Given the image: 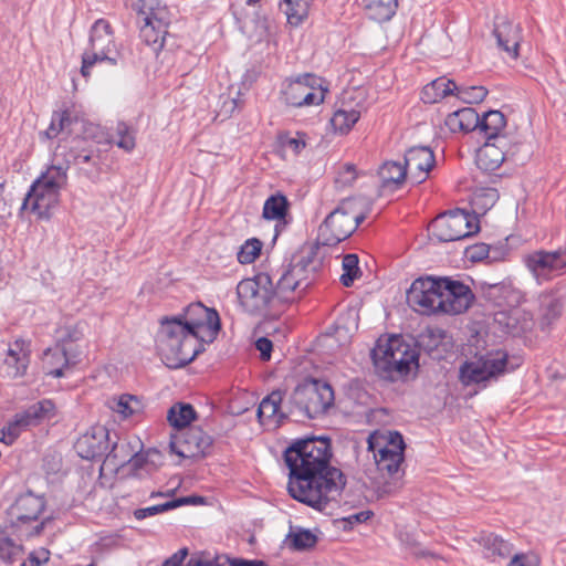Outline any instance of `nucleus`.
Wrapping results in <instances>:
<instances>
[{
    "instance_id": "2f4dec72",
    "label": "nucleus",
    "mask_w": 566,
    "mask_h": 566,
    "mask_svg": "<svg viewBox=\"0 0 566 566\" xmlns=\"http://www.w3.org/2000/svg\"><path fill=\"white\" fill-rule=\"evenodd\" d=\"M480 544L484 556L493 563L507 558L513 552V545L510 542L494 534L482 536Z\"/></svg>"
},
{
    "instance_id": "e433bc0d",
    "label": "nucleus",
    "mask_w": 566,
    "mask_h": 566,
    "mask_svg": "<svg viewBox=\"0 0 566 566\" xmlns=\"http://www.w3.org/2000/svg\"><path fill=\"white\" fill-rule=\"evenodd\" d=\"M196 418V410L190 403L186 402H177L172 405L167 412L168 423L177 430L188 429L191 421Z\"/></svg>"
},
{
    "instance_id": "bf43d9fd",
    "label": "nucleus",
    "mask_w": 566,
    "mask_h": 566,
    "mask_svg": "<svg viewBox=\"0 0 566 566\" xmlns=\"http://www.w3.org/2000/svg\"><path fill=\"white\" fill-rule=\"evenodd\" d=\"M507 566H541V558L533 552L514 554Z\"/></svg>"
},
{
    "instance_id": "a19ab883",
    "label": "nucleus",
    "mask_w": 566,
    "mask_h": 566,
    "mask_svg": "<svg viewBox=\"0 0 566 566\" xmlns=\"http://www.w3.org/2000/svg\"><path fill=\"white\" fill-rule=\"evenodd\" d=\"M311 0H283L281 7L289 24L298 27L308 15Z\"/></svg>"
},
{
    "instance_id": "a211bd4d",
    "label": "nucleus",
    "mask_w": 566,
    "mask_h": 566,
    "mask_svg": "<svg viewBox=\"0 0 566 566\" xmlns=\"http://www.w3.org/2000/svg\"><path fill=\"white\" fill-rule=\"evenodd\" d=\"M53 416L54 403L49 399H43L29 406L25 410L18 412L14 416V420L8 426L9 442L11 443L22 429L39 426Z\"/></svg>"
},
{
    "instance_id": "39448f33",
    "label": "nucleus",
    "mask_w": 566,
    "mask_h": 566,
    "mask_svg": "<svg viewBox=\"0 0 566 566\" xmlns=\"http://www.w3.org/2000/svg\"><path fill=\"white\" fill-rule=\"evenodd\" d=\"M241 308L255 316H276L282 310L275 296L273 281L268 273H258L241 280L237 285Z\"/></svg>"
},
{
    "instance_id": "6ab92c4d",
    "label": "nucleus",
    "mask_w": 566,
    "mask_h": 566,
    "mask_svg": "<svg viewBox=\"0 0 566 566\" xmlns=\"http://www.w3.org/2000/svg\"><path fill=\"white\" fill-rule=\"evenodd\" d=\"M111 446L109 431L104 426H94L75 442L77 454L85 460H94L106 455Z\"/></svg>"
},
{
    "instance_id": "4be33fe9",
    "label": "nucleus",
    "mask_w": 566,
    "mask_h": 566,
    "mask_svg": "<svg viewBox=\"0 0 566 566\" xmlns=\"http://www.w3.org/2000/svg\"><path fill=\"white\" fill-rule=\"evenodd\" d=\"M509 145L507 138L497 140H486L476 154V165L484 171H495L506 159L509 151L505 149Z\"/></svg>"
},
{
    "instance_id": "bb28decb",
    "label": "nucleus",
    "mask_w": 566,
    "mask_h": 566,
    "mask_svg": "<svg viewBox=\"0 0 566 566\" xmlns=\"http://www.w3.org/2000/svg\"><path fill=\"white\" fill-rule=\"evenodd\" d=\"M187 325L190 332L198 334L199 328L207 327L212 331V308L197 302L188 305L181 314L174 315Z\"/></svg>"
},
{
    "instance_id": "c756f323",
    "label": "nucleus",
    "mask_w": 566,
    "mask_h": 566,
    "mask_svg": "<svg viewBox=\"0 0 566 566\" xmlns=\"http://www.w3.org/2000/svg\"><path fill=\"white\" fill-rule=\"evenodd\" d=\"M23 340H15L14 347L8 349V355L4 360L7 367V375L10 378H18L25 374L30 356L29 352L23 349Z\"/></svg>"
},
{
    "instance_id": "5fc2aeb1",
    "label": "nucleus",
    "mask_w": 566,
    "mask_h": 566,
    "mask_svg": "<svg viewBox=\"0 0 566 566\" xmlns=\"http://www.w3.org/2000/svg\"><path fill=\"white\" fill-rule=\"evenodd\" d=\"M280 144L285 151L298 155L305 148V135L297 133L295 136L283 135L280 137Z\"/></svg>"
},
{
    "instance_id": "7c9ffc66",
    "label": "nucleus",
    "mask_w": 566,
    "mask_h": 566,
    "mask_svg": "<svg viewBox=\"0 0 566 566\" xmlns=\"http://www.w3.org/2000/svg\"><path fill=\"white\" fill-rule=\"evenodd\" d=\"M480 116L472 107H463L448 115L447 126L452 132H472L479 129Z\"/></svg>"
},
{
    "instance_id": "603ef678",
    "label": "nucleus",
    "mask_w": 566,
    "mask_h": 566,
    "mask_svg": "<svg viewBox=\"0 0 566 566\" xmlns=\"http://www.w3.org/2000/svg\"><path fill=\"white\" fill-rule=\"evenodd\" d=\"M291 545L295 549H306L313 547L316 543V536L308 530H300L289 534Z\"/></svg>"
},
{
    "instance_id": "774afa93",
    "label": "nucleus",
    "mask_w": 566,
    "mask_h": 566,
    "mask_svg": "<svg viewBox=\"0 0 566 566\" xmlns=\"http://www.w3.org/2000/svg\"><path fill=\"white\" fill-rule=\"evenodd\" d=\"M207 555L206 552L193 554L186 566H212V562L206 558Z\"/></svg>"
},
{
    "instance_id": "aec40b11",
    "label": "nucleus",
    "mask_w": 566,
    "mask_h": 566,
    "mask_svg": "<svg viewBox=\"0 0 566 566\" xmlns=\"http://www.w3.org/2000/svg\"><path fill=\"white\" fill-rule=\"evenodd\" d=\"M522 27L505 17H499L494 24L493 34L497 46L505 52L509 60L518 59V49L523 40Z\"/></svg>"
},
{
    "instance_id": "09e8293b",
    "label": "nucleus",
    "mask_w": 566,
    "mask_h": 566,
    "mask_svg": "<svg viewBox=\"0 0 566 566\" xmlns=\"http://www.w3.org/2000/svg\"><path fill=\"white\" fill-rule=\"evenodd\" d=\"M113 409L127 418L142 409V402L136 396L125 394L118 397Z\"/></svg>"
},
{
    "instance_id": "473e14b6",
    "label": "nucleus",
    "mask_w": 566,
    "mask_h": 566,
    "mask_svg": "<svg viewBox=\"0 0 566 566\" xmlns=\"http://www.w3.org/2000/svg\"><path fill=\"white\" fill-rule=\"evenodd\" d=\"M506 126V119L500 111H489L480 118L479 130L484 135L486 140H497L507 138L502 134Z\"/></svg>"
},
{
    "instance_id": "49530a36",
    "label": "nucleus",
    "mask_w": 566,
    "mask_h": 566,
    "mask_svg": "<svg viewBox=\"0 0 566 566\" xmlns=\"http://www.w3.org/2000/svg\"><path fill=\"white\" fill-rule=\"evenodd\" d=\"M488 95V90L483 86H457L454 96L467 104L482 102Z\"/></svg>"
},
{
    "instance_id": "69168bd1",
    "label": "nucleus",
    "mask_w": 566,
    "mask_h": 566,
    "mask_svg": "<svg viewBox=\"0 0 566 566\" xmlns=\"http://www.w3.org/2000/svg\"><path fill=\"white\" fill-rule=\"evenodd\" d=\"M255 347L260 352L262 360H269L271 358V352L273 348L272 342L266 337H260L255 342Z\"/></svg>"
},
{
    "instance_id": "a878e982",
    "label": "nucleus",
    "mask_w": 566,
    "mask_h": 566,
    "mask_svg": "<svg viewBox=\"0 0 566 566\" xmlns=\"http://www.w3.org/2000/svg\"><path fill=\"white\" fill-rule=\"evenodd\" d=\"M282 395L280 391H273L262 399L259 405L256 416L260 423L268 430L276 429L282 423L285 416L280 412Z\"/></svg>"
},
{
    "instance_id": "c85d7f7f",
    "label": "nucleus",
    "mask_w": 566,
    "mask_h": 566,
    "mask_svg": "<svg viewBox=\"0 0 566 566\" xmlns=\"http://www.w3.org/2000/svg\"><path fill=\"white\" fill-rule=\"evenodd\" d=\"M361 109L363 107L358 104L353 106L343 102L331 118L333 128L340 134H347L360 118Z\"/></svg>"
},
{
    "instance_id": "37998d69",
    "label": "nucleus",
    "mask_w": 566,
    "mask_h": 566,
    "mask_svg": "<svg viewBox=\"0 0 566 566\" xmlns=\"http://www.w3.org/2000/svg\"><path fill=\"white\" fill-rule=\"evenodd\" d=\"M193 500V497H179L171 501H168L163 504H157L148 507L137 509L134 511V517L138 521H142L146 517L154 516L156 514H160L167 512L169 510L177 509L181 505L189 504V502Z\"/></svg>"
},
{
    "instance_id": "2eb2a0df",
    "label": "nucleus",
    "mask_w": 566,
    "mask_h": 566,
    "mask_svg": "<svg viewBox=\"0 0 566 566\" xmlns=\"http://www.w3.org/2000/svg\"><path fill=\"white\" fill-rule=\"evenodd\" d=\"M523 261L538 284L560 276L566 269V253L562 250L533 251L526 254Z\"/></svg>"
},
{
    "instance_id": "b1692460",
    "label": "nucleus",
    "mask_w": 566,
    "mask_h": 566,
    "mask_svg": "<svg viewBox=\"0 0 566 566\" xmlns=\"http://www.w3.org/2000/svg\"><path fill=\"white\" fill-rule=\"evenodd\" d=\"M44 509V497L28 491L15 500L10 507V515L17 518V523H28L36 521Z\"/></svg>"
},
{
    "instance_id": "864d4df0",
    "label": "nucleus",
    "mask_w": 566,
    "mask_h": 566,
    "mask_svg": "<svg viewBox=\"0 0 566 566\" xmlns=\"http://www.w3.org/2000/svg\"><path fill=\"white\" fill-rule=\"evenodd\" d=\"M253 403V397L248 391H242L229 401L228 410L230 413L239 416L248 411Z\"/></svg>"
},
{
    "instance_id": "de8ad7c7",
    "label": "nucleus",
    "mask_w": 566,
    "mask_h": 566,
    "mask_svg": "<svg viewBox=\"0 0 566 566\" xmlns=\"http://www.w3.org/2000/svg\"><path fill=\"white\" fill-rule=\"evenodd\" d=\"M263 243L255 238L247 240L238 252V261L241 264H250L260 255Z\"/></svg>"
},
{
    "instance_id": "e2e57ef3",
    "label": "nucleus",
    "mask_w": 566,
    "mask_h": 566,
    "mask_svg": "<svg viewBox=\"0 0 566 566\" xmlns=\"http://www.w3.org/2000/svg\"><path fill=\"white\" fill-rule=\"evenodd\" d=\"M30 189H32V191H41L43 190V192H53L57 196H60V190L62 189V187H60L57 184H55L54 181H51L49 179H43V176L41 175L33 184L32 186L30 187Z\"/></svg>"
},
{
    "instance_id": "0eeeda50",
    "label": "nucleus",
    "mask_w": 566,
    "mask_h": 566,
    "mask_svg": "<svg viewBox=\"0 0 566 566\" xmlns=\"http://www.w3.org/2000/svg\"><path fill=\"white\" fill-rule=\"evenodd\" d=\"M98 62L112 65L123 62L122 54L115 50L112 27L104 19L96 20L91 28L88 48L82 54L81 74L88 77L91 69Z\"/></svg>"
},
{
    "instance_id": "7ed1b4c3",
    "label": "nucleus",
    "mask_w": 566,
    "mask_h": 566,
    "mask_svg": "<svg viewBox=\"0 0 566 566\" xmlns=\"http://www.w3.org/2000/svg\"><path fill=\"white\" fill-rule=\"evenodd\" d=\"M377 373L385 379L396 380L418 367V352L401 336L380 337L371 350Z\"/></svg>"
},
{
    "instance_id": "c9c22d12",
    "label": "nucleus",
    "mask_w": 566,
    "mask_h": 566,
    "mask_svg": "<svg viewBox=\"0 0 566 566\" xmlns=\"http://www.w3.org/2000/svg\"><path fill=\"white\" fill-rule=\"evenodd\" d=\"M505 324L509 333L516 336L532 331L535 326V321L528 311L514 307L510 310Z\"/></svg>"
},
{
    "instance_id": "ea45409f",
    "label": "nucleus",
    "mask_w": 566,
    "mask_h": 566,
    "mask_svg": "<svg viewBox=\"0 0 566 566\" xmlns=\"http://www.w3.org/2000/svg\"><path fill=\"white\" fill-rule=\"evenodd\" d=\"M364 2L367 15L378 22L390 20L397 9V0H364Z\"/></svg>"
},
{
    "instance_id": "79ce46f5",
    "label": "nucleus",
    "mask_w": 566,
    "mask_h": 566,
    "mask_svg": "<svg viewBox=\"0 0 566 566\" xmlns=\"http://www.w3.org/2000/svg\"><path fill=\"white\" fill-rule=\"evenodd\" d=\"M73 120L74 118L71 116V112L69 109L55 111L52 114L49 127L41 134L48 139H53L60 134L70 130Z\"/></svg>"
},
{
    "instance_id": "13d9d810",
    "label": "nucleus",
    "mask_w": 566,
    "mask_h": 566,
    "mask_svg": "<svg viewBox=\"0 0 566 566\" xmlns=\"http://www.w3.org/2000/svg\"><path fill=\"white\" fill-rule=\"evenodd\" d=\"M214 566H265V564L262 560H248L230 558L226 555H214Z\"/></svg>"
},
{
    "instance_id": "f8f14e48",
    "label": "nucleus",
    "mask_w": 566,
    "mask_h": 566,
    "mask_svg": "<svg viewBox=\"0 0 566 566\" xmlns=\"http://www.w3.org/2000/svg\"><path fill=\"white\" fill-rule=\"evenodd\" d=\"M432 234L441 242L458 241L479 232L476 212L454 209L439 214L430 224Z\"/></svg>"
},
{
    "instance_id": "8fccbe9b",
    "label": "nucleus",
    "mask_w": 566,
    "mask_h": 566,
    "mask_svg": "<svg viewBox=\"0 0 566 566\" xmlns=\"http://www.w3.org/2000/svg\"><path fill=\"white\" fill-rule=\"evenodd\" d=\"M1 535L0 559L4 563L11 564L15 560V557L20 555L22 547L15 544L4 531L1 532Z\"/></svg>"
},
{
    "instance_id": "ddd939ff",
    "label": "nucleus",
    "mask_w": 566,
    "mask_h": 566,
    "mask_svg": "<svg viewBox=\"0 0 566 566\" xmlns=\"http://www.w3.org/2000/svg\"><path fill=\"white\" fill-rule=\"evenodd\" d=\"M313 271L314 266L310 258H301L283 270L276 286H274L275 296L282 311L285 304L295 302L311 285Z\"/></svg>"
},
{
    "instance_id": "3c124183",
    "label": "nucleus",
    "mask_w": 566,
    "mask_h": 566,
    "mask_svg": "<svg viewBox=\"0 0 566 566\" xmlns=\"http://www.w3.org/2000/svg\"><path fill=\"white\" fill-rule=\"evenodd\" d=\"M499 199L497 191L492 188L480 189L474 192L472 198V205L483 211L493 207Z\"/></svg>"
},
{
    "instance_id": "58836bf2",
    "label": "nucleus",
    "mask_w": 566,
    "mask_h": 566,
    "mask_svg": "<svg viewBox=\"0 0 566 566\" xmlns=\"http://www.w3.org/2000/svg\"><path fill=\"white\" fill-rule=\"evenodd\" d=\"M290 203L287 198L277 192L275 195L270 196L264 205L262 210V217L266 220H274L277 222L284 221L289 211Z\"/></svg>"
},
{
    "instance_id": "9d476101",
    "label": "nucleus",
    "mask_w": 566,
    "mask_h": 566,
    "mask_svg": "<svg viewBox=\"0 0 566 566\" xmlns=\"http://www.w3.org/2000/svg\"><path fill=\"white\" fill-rule=\"evenodd\" d=\"M136 8L139 21L143 22L140 38L157 54L164 48L168 34L169 12L158 0H138Z\"/></svg>"
},
{
    "instance_id": "680f3d73",
    "label": "nucleus",
    "mask_w": 566,
    "mask_h": 566,
    "mask_svg": "<svg viewBox=\"0 0 566 566\" xmlns=\"http://www.w3.org/2000/svg\"><path fill=\"white\" fill-rule=\"evenodd\" d=\"M43 179L54 181L60 187H64L67 181L66 168L61 166H51L45 172L42 174Z\"/></svg>"
},
{
    "instance_id": "6e6d98bb",
    "label": "nucleus",
    "mask_w": 566,
    "mask_h": 566,
    "mask_svg": "<svg viewBox=\"0 0 566 566\" xmlns=\"http://www.w3.org/2000/svg\"><path fill=\"white\" fill-rule=\"evenodd\" d=\"M373 515L374 513L369 510L360 511L337 520V523L343 531H350L355 525L367 522Z\"/></svg>"
},
{
    "instance_id": "1a4fd4ad",
    "label": "nucleus",
    "mask_w": 566,
    "mask_h": 566,
    "mask_svg": "<svg viewBox=\"0 0 566 566\" xmlns=\"http://www.w3.org/2000/svg\"><path fill=\"white\" fill-rule=\"evenodd\" d=\"M334 390L329 384L311 379L298 385L290 397L293 410L313 419L324 415L334 405Z\"/></svg>"
},
{
    "instance_id": "9b49d317",
    "label": "nucleus",
    "mask_w": 566,
    "mask_h": 566,
    "mask_svg": "<svg viewBox=\"0 0 566 566\" xmlns=\"http://www.w3.org/2000/svg\"><path fill=\"white\" fill-rule=\"evenodd\" d=\"M368 450L374 453L380 472L389 475L399 473L403 462L405 442L397 431H374L367 439Z\"/></svg>"
},
{
    "instance_id": "c03bdc74",
    "label": "nucleus",
    "mask_w": 566,
    "mask_h": 566,
    "mask_svg": "<svg viewBox=\"0 0 566 566\" xmlns=\"http://www.w3.org/2000/svg\"><path fill=\"white\" fill-rule=\"evenodd\" d=\"M358 262V256L356 254H346L343 258V273L340 275V282L344 286H350L354 283V281L360 276L361 272Z\"/></svg>"
},
{
    "instance_id": "f704fd0d",
    "label": "nucleus",
    "mask_w": 566,
    "mask_h": 566,
    "mask_svg": "<svg viewBox=\"0 0 566 566\" xmlns=\"http://www.w3.org/2000/svg\"><path fill=\"white\" fill-rule=\"evenodd\" d=\"M407 169L403 164L398 161H386L379 169V178L382 188L390 190L397 189L405 182Z\"/></svg>"
},
{
    "instance_id": "0e129e2a",
    "label": "nucleus",
    "mask_w": 566,
    "mask_h": 566,
    "mask_svg": "<svg viewBox=\"0 0 566 566\" xmlns=\"http://www.w3.org/2000/svg\"><path fill=\"white\" fill-rule=\"evenodd\" d=\"M421 345L429 352L437 349L448 350L452 347L451 339H421Z\"/></svg>"
},
{
    "instance_id": "423d86ee",
    "label": "nucleus",
    "mask_w": 566,
    "mask_h": 566,
    "mask_svg": "<svg viewBox=\"0 0 566 566\" xmlns=\"http://www.w3.org/2000/svg\"><path fill=\"white\" fill-rule=\"evenodd\" d=\"M328 88L325 81L313 74L304 73L287 77L281 85V99L291 107H310L321 105L326 97Z\"/></svg>"
},
{
    "instance_id": "393cba45",
    "label": "nucleus",
    "mask_w": 566,
    "mask_h": 566,
    "mask_svg": "<svg viewBox=\"0 0 566 566\" xmlns=\"http://www.w3.org/2000/svg\"><path fill=\"white\" fill-rule=\"evenodd\" d=\"M562 298L554 292H545L538 296L537 324L542 331H549L563 314Z\"/></svg>"
},
{
    "instance_id": "72a5a7b5",
    "label": "nucleus",
    "mask_w": 566,
    "mask_h": 566,
    "mask_svg": "<svg viewBox=\"0 0 566 566\" xmlns=\"http://www.w3.org/2000/svg\"><path fill=\"white\" fill-rule=\"evenodd\" d=\"M457 84L446 77H439L427 84L421 92V99L426 104H434L449 95H454Z\"/></svg>"
},
{
    "instance_id": "052dcab7",
    "label": "nucleus",
    "mask_w": 566,
    "mask_h": 566,
    "mask_svg": "<svg viewBox=\"0 0 566 566\" xmlns=\"http://www.w3.org/2000/svg\"><path fill=\"white\" fill-rule=\"evenodd\" d=\"M163 454L159 450L150 448L145 451V461L147 463V475L157 471L164 463Z\"/></svg>"
},
{
    "instance_id": "cd10ccee",
    "label": "nucleus",
    "mask_w": 566,
    "mask_h": 566,
    "mask_svg": "<svg viewBox=\"0 0 566 566\" xmlns=\"http://www.w3.org/2000/svg\"><path fill=\"white\" fill-rule=\"evenodd\" d=\"M60 196L51 192L32 191L30 189L22 202L21 210L30 209L41 219H49L51 210L59 203Z\"/></svg>"
},
{
    "instance_id": "4468645a",
    "label": "nucleus",
    "mask_w": 566,
    "mask_h": 566,
    "mask_svg": "<svg viewBox=\"0 0 566 566\" xmlns=\"http://www.w3.org/2000/svg\"><path fill=\"white\" fill-rule=\"evenodd\" d=\"M442 277H419L407 291V303L416 312L430 315L440 313Z\"/></svg>"
},
{
    "instance_id": "f03ea898",
    "label": "nucleus",
    "mask_w": 566,
    "mask_h": 566,
    "mask_svg": "<svg viewBox=\"0 0 566 566\" xmlns=\"http://www.w3.org/2000/svg\"><path fill=\"white\" fill-rule=\"evenodd\" d=\"M156 346L164 364L172 369L191 363L202 350L199 335L190 332L177 317L164 316L159 319Z\"/></svg>"
},
{
    "instance_id": "4c0bfd02",
    "label": "nucleus",
    "mask_w": 566,
    "mask_h": 566,
    "mask_svg": "<svg viewBox=\"0 0 566 566\" xmlns=\"http://www.w3.org/2000/svg\"><path fill=\"white\" fill-rule=\"evenodd\" d=\"M135 450L136 448L130 441H115L112 443V448L106 452L104 463L112 465L114 469L124 467L128 463L129 459H132L130 457Z\"/></svg>"
},
{
    "instance_id": "4d7b16f0",
    "label": "nucleus",
    "mask_w": 566,
    "mask_h": 566,
    "mask_svg": "<svg viewBox=\"0 0 566 566\" xmlns=\"http://www.w3.org/2000/svg\"><path fill=\"white\" fill-rule=\"evenodd\" d=\"M128 463L126 465H129L130 475L134 478L142 479L144 478L143 471L147 473V463L145 461V451H137L135 450L134 453L130 457Z\"/></svg>"
},
{
    "instance_id": "20e7f679",
    "label": "nucleus",
    "mask_w": 566,
    "mask_h": 566,
    "mask_svg": "<svg viewBox=\"0 0 566 566\" xmlns=\"http://www.w3.org/2000/svg\"><path fill=\"white\" fill-rule=\"evenodd\" d=\"M368 208L360 198L343 200L318 228V238L324 245H335L348 237L366 219Z\"/></svg>"
},
{
    "instance_id": "338daca9",
    "label": "nucleus",
    "mask_w": 566,
    "mask_h": 566,
    "mask_svg": "<svg viewBox=\"0 0 566 566\" xmlns=\"http://www.w3.org/2000/svg\"><path fill=\"white\" fill-rule=\"evenodd\" d=\"M188 556V548H180L178 552L172 554L169 558H167L163 566H181L185 558Z\"/></svg>"
},
{
    "instance_id": "dca6fc26",
    "label": "nucleus",
    "mask_w": 566,
    "mask_h": 566,
    "mask_svg": "<svg viewBox=\"0 0 566 566\" xmlns=\"http://www.w3.org/2000/svg\"><path fill=\"white\" fill-rule=\"evenodd\" d=\"M211 446L212 439L200 427H189L172 436L169 443L172 453L185 459L209 455Z\"/></svg>"
},
{
    "instance_id": "f257e3e1",
    "label": "nucleus",
    "mask_w": 566,
    "mask_h": 566,
    "mask_svg": "<svg viewBox=\"0 0 566 566\" xmlns=\"http://www.w3.org/2000/svg\"><path fill=\"white\" fill-rule=\"evenodd\" d=\"M331 458L327 438L312 437L291 444L284 453L290 469V495L318 511L336 503L346 485V478L338 468L329 464Z\"/></svg>"
},
{
    "instance_id": "5701e85b",
    "label": "nucleus",
    "mask_w": 566,
    "mask_h": 566,
    "mask_svg": "<svg viewBox=\"0 0 566 566\" xmlns=\"http://www.w3.org/2000/svg\"><path fill=\"white\" fill-rule=\"evenodd\" d=\"M77 363L76 356L71 354L69 347L56 344L43 353V368L45 374L54 378L64 376V369Z\"/></svg>"
},
{
    "instance_id": "a18cd8bd",
    "label": "nucleus",
    "mask_w": 566,
    "mask_h": 566,
    "mask_svg": "<svg viewBox=\"0 0 566 566\" xmlns=\"http://www.w3.org/2000/svg\"><path fill=\"white\" fill-rule=\"evenodd\" d=\"M114 137L117 138L115 144L125 151H132L135 148V133L126 123L119 122L117 124Z\"/></svg>"
},
{
    "instance_id": "412c9836",
    "label": "nucleus",
    "mask_w": 566,
    "mask_h": 566,
    "mask_svg": "<svg viewBox=\"0 0 566 566\" xmlns=\"http://www.w3.org/2000/svg\"><path fill=\"white\" fill-rule=\"evenodd\" d=\"M436 164L433 151L428 146H413L405 154L403 166L410 178L417 182H423Z\"/></svg>"
},
{
    "instance_id": "6e6552de",
    "label": "nucleus",
    "mask_w": 566,
    "mask_h": 566,
    "mask_svg": "<svg viewBox=\"0 0 566 566\" xmlns=\"http://www.w3.org/2000/svg\"><path fill=\"white\" fill-rule=\"evenodd\" d=\"M507 370V354L502 350L489 352L464 361L459 369L464 386L485 388Z\"/></svg>"
},
{
    "instance_id": "f3484780",
    "label": "nucleus",
    "mask_w": 566,
    "mask_h": 566,
    "mask_svg": "<svg viewBox=\"0 0 566 566\" xmlns=\"http://www.w3.org/2000/svg\"><path fill=\"white\" fill-rule=\"evenodd\" d=\"M440 313L457 315L464 313L471 306L474 294L471 289L460 281L442 277Z\"/></svg>"
}]
</instances>
